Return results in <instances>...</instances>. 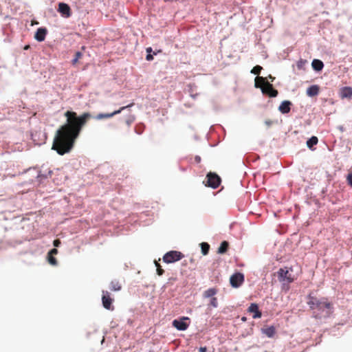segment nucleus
<instances>
[{
	"mask_svg": "<svg viewBox=\"0 0 352 352\" xmlns=\"http://www.w3.org/2000/svg\"><path fill=\"white\" fill-rule=\"evenodd\" d=\"M230 281L232 287H238L244 281V276L241 273H235L231 276Z\"/></svg>",
	"mask_w": 352,
	"mask_h": 352,
	"instance_id": "nucleus-10",
	"label": "nucleus"
},
{
	"mask_svg": "<svg viewBox=\"0 0 352 352\" xmlns=\"http://www.w3.org/2000/svg\"><path fill=\"white\" fill-rule=\"evenodd\" d=\"M185 320H190L188 317H182L179 320H174L173 321V326L179 331H185L189 327V323L185 322Z\"/></svg>",
	"mask_w": 352,
	"mask_h": 352,
	"instance_id": "nucleus-8",
	"label": "nucleus"
},
{
	"mask_svg": "<svg viewBox=\"0 0 352 352\" xmlns=\"http://www.w3.org/2000/svg\"><path fill=\"white\" fill-rule=\"evenodd\" d=\"M255 87L261 88L263 94L270 97H276L278 91L273 87V85L267 81L266 78L257 76L255 78Z\"/></svg>",
	"mask_w": 352,
	"mask_h": 352,
	"instance_id": "nucleus-3",
	"label": "nucleus"
},
{
	"mask_svg": "<svg viewBox=\"0 0 352 352\" xmlns=\"http://www.w3.org/2000/svg\"><path fill=\"white\" fill-rule=\"evenodd\" d=\"M229 247V243L226 241H223L219 248H218L217 252L219 254H224L227 252Z\"/></svg>",
	"mask_w": 352,
	"mask_h": 352,
	"instance_id": "nucleus-21",
	"label": "nucleus"
},
{
	"mask_svg": "<svg viewBox=\"0 0 352 352\" xmlns=\"http://www.w3.org/2000/svg\"><path fill=\"white\" fill-rule=\"evenodd\" d=\"M134 105V102H131L129 104L126 105V106H124V107H120L119 109L118 110H116L114 111L112 113H98L96 116V119L97 120H102V119H106V118H112L113 116L117 115V114H119L122 111H124V109H129L131 107H133Z\"/></svg>",
	"mask_w": 352,
	"mask_h": 352,
	"instance_id": "nucleus-5",
	"label": "nucleus"
},
{
	"mask_svg": "<svg viewBox=\"0 0 352 352\" xmlns=\"http://www.w3.org/2000/svg\"><path fill=\"white\" fill-rule=\"evenodd\" d=\"M217 293V289H215V288H210L207 290H206L204 292V298H211L212 297H214V296Z\"/></svg>",
	"mask_w": 352,
	"mask_h": 352,
	"instance_id": "nucleus-20",
	"label": "nucleus"
},
{
	"mask_svg": "<svg viewBox=\"0 0 352 352\" xmlns=\"http://www.w3.org/2000/svg\"><path fill=\"white\" fill-rule=\"evenodd\" d=\"M135 120V115L130 113L125 118V123L127 124L128 126H130L131 124L133 123Z\"/></svg>",
	"mask_w": 352,
	"mask_h": 352,
	"instance_id": "nucleus-23",
	"label": "nucleus"
},
{
	"mask_svg": "<svg viewBox=\"0 0 352 352\" xmlns=\"http://www.w3.org/2000/svg\"><path fill=\"white\" fill-rule=\"evenodd\" d=\"M151 51H152L151 47H148V48L146 49V52H147L148 53H150Z\"/></svg>",
	"mask_w": 352,
	"mask_h": 352,
	"instance_id": "nucleus-39",
	"label": "nucleus"
},
{
	"mask_svg": "<svg viewBox=\"0 0 352 352\" xmlns=\"http://www.w3.org/2000/svg\"><path fill=\"white\" fill-rule=\"evenodd\" d=\"M263 333L267 336L268 338H272L276 333V329L274 326H270L267 328L261 329Z\"/></svg>",
	"mask_w": 352,
	"mask_h": 352,
	"instance_id": "nucleus-16",
	"label": "nucleus"
},
{
	"mask_svg": "<svg viewBox=\"0 0 352 352\" xmlns=\"http://www.w3.org/2000/svg\"><path fill=\"white\" fill-rule=\"evenodd\" d=\"M184 257L182 252L178 251H170L164 254L163 260L166 263H171L181 260Z\"/></svg>",
	"mask_w": 352,
	"mask_h": 352,
	"instance_id": "nucleus-4",
	"label": "nucleus"
},
{
	"mask_svg": "<svg viewBox=\"0 0 352 352\" xmlns=\"http://www.w3.org/2000/svg\"><path fill=\"white\" fill-rule=\"evenodd\" d=\"M210 305L212 306V307H217L218 306V300L216 297H212L210 299Z\"/></svg>",
	"mask_w": 352,
	"mask_h": 352,
	"instance_id": "nucleus-30",
	"label": "nucleus"
},
{
	"mask_svg": "<svg viewBox=\"0 0 352 352\" xmlns=\"http://www.w3.org/2000/svg\"><path fill=\"white\" fill-rule=\"evenodd\" d=\"M82 54L80 52H77L75 54V58L72 60V64L76 65L78 63V60L82 58Z\"/></svg>",
	"mask_w": 352,
	"mask_h": 352,
	"instance_id": "nucleus-27",
	"label": "nucleus"
},
{
	"mask_svg": "<svg viewBox=\"0 0 352 352\" xmlns=\"http://www.w3.org/2000/svg\"><path fill=\"white\" fill-rule=\"evenodd\" d=\"M199 351H200L201 352H206V347H201V348L199 349Z\"/></svg>",
	"mask_w": 352,
	"mask_h": 352,
	"instance_id": "nucleus-37",
	"label": "nucleus"
},
{
	"mask_svg": "<svg viewBox=\"0 0 352 352\" xmlns=\"http://www.w3.org/2000/svg\"><path fill=\"white\" fill-rule=\"evenodd\" d=\"M113 299L111 297L109 292L102 291V302L103 307L107 309H113L112 302Z\"/></svg>",
	"mask_w": 352,
	"mask_h": 352,
	"instance_id": "nucleus-9",
	"label": "nucleus"
},
{
	"mask_svg": "<svg viewBox=\"0 0 352 352\" xmlns=\"http://www.w3.org/2000/svg\"><path fill=\"white\" fill-rule=\"evenodd\" d=\"M268 78H269V79H270L272 82H273L275 78H274V77H273V76H272V75H270V76H268Z\"/></svg>",
	"mask_w": 352,
	"mask_h": 352,
	"instance_id": "nucleus-38",
	"label": "nucleus"
},
{
	"mask_svg": "<svg viewBox=\"0 0 352 352\" xmlns=\"http://www.w3.org/2000/svg\"><path fill=\"white\" fill-rule=\"evenodd\" d=\"M58 254V250L56 248L51 250L50 251V252L48 253V254H50V255H54V254Z\"/></svg>",
	"mask_w": 352,
	"mask_h": 352,
	"instance_id": "nucleus-32",
	"label": "nucleus"
},
{
	"mask_svg": "<svg viewBox=\"0 0 352 352\" xmlns=\"http://www.w3.org/2000/svg\"><path fill=\"white\" fill-rule=\"evenodd\" d=\"M272 122L271 120H266L265 121V124L267 125V126H270L272 124Z\"/></svg>",
	"mask_w": 352,
	"mask_h": 352,
	"instance_id": "nucleus-35",
	"label": "nucleus"
},
{
	"mask_svg": "<svg viewBox=\"0 0 352 352\" xmlns=\"http://www.w3.org/2000/svg\"><path fill=\"white\" fill-rule=\"evenodd\" d=\"M207 185L212 188H217L221 183V178L214 173H208L207 176Z\"/></svg>",
	"mask_w": 352,
	"mask_h": 352,
	"instance_id": "nucleus-6",
	"label": "nucleus"
},
{
	"mask_svg": "<svg viewBox=\"0 0 352 352\" xmlns=\"http://www.w3.org/2000/svg\"><path fill=\"white\" fill-rule=\"evenodd\" d=\"M146 59L148 61L152 60L153 59V55L148 54L146 55Z\"/></svg>",
	"mask_w": 352,
	"mask_h": 352,
	"instance_id": "nucleus-34",
	"label": "nucleus"
},
{
	"mask_svg": "<svg viewBox=\"0 0 352 352\" xmlns=\"http://www.w3.org/2000/svg\"><path fill=\"white\" fill-rule=\"evenodd\" d=\"M318 138L316 136H312L311 138H309L307 140V145L308 148H309L310 149H312V147L314 145H316L318 144Z\"/></svg>",
	"mask_w": 352,
	"mask_h": 352,
	"instance_id": "nucleus-22",
	"label": "nucleus"
},
{
	"mask_svg": "<svg viewBox=\"0 0 352 352\" xmlns=\"http://www.w3.org/2000/svg\"><path fill=\"white\" fill-rule=\"evenodd\" d=\"M48 262L52 265H56L57 264L56 258H54L53 255L50 254H48Z\"/></svg>",
	"mask_w": 352,
	"mask_h": 352,
	"instance_id": "nucleus-28",
	"label": "nucleus"
},
{
	"mask_svg": "<svg viewBox=\"0 0 352 352\" xmlns=\"http://www.w3.org/2000/svg\"><path fill=\"white\" fill-rule=\"evenodd\" d=\"M248 312L253 313L252 318L254 319L260 318L262 316V313L258 309V306L256 303H252L248 309Z\"/></svg>",
	"mask_w": 352,
	"mask_h": 352,
	"instance_id": "nucleus-12",
	"label": "nucleus"
},
{
	"mask_svg": "<svg viewBox=\"0 0 352 352\" xmlns=\"http://www.w3.org/2000/svg\"><path fill=\"white\" fill-rule=\"evenodd\" d=\"M340 96L342 98L352 97V88L350 87H344L340 90Z\"/></svg>",
	"mask_w": 352,
	"mask_h": 352,
	"instance_id": "nucleus-15",
	"label": "nucleus"
},
{
	"mask_svg": "<svg viewBox=\"0 0 352 352\" xmlns=\"http://www.w3.org/2000/svg\"><path fill=\"white\" fill-rule=\"evenodd\" d=\"M307 305L312 310H317L319 312L325 311V315L329 316L333 309V305L330 302L327 298L322 297L320 298L309 294L307 297Z\"/></svg>",
	"mask_w": 352,
	"mask_h": 352,
	"instance_id": "nucleus-2",
	"label": "nucleus"
},
{
	"mask_svg": "<svg viewBox=\"0 0 352 352\" xmlns=\"http://www.w3.org/2000/svg\"><path fill=\"white\" fill-rule=\"evenodd\" d=\"M195 161H196L197 162H200V161H201V157H200L199 156H196V157H195Z\"/></svg>",
	"mask_w": 352,
	"mask_h": 352,
	"instance_id": "nucleus-36",
	"label": "nucleus"
},
{
	"mask_svg": "<svg viewBox=\"0 0 352 352\" xmlns=\"http://www.w3.org/2000/svg\"><path fill=\"white\" fill-rule=\"evenodd\" d=\"M278 280L280 282H287L291 283L294 280V278L292 276L291 273L287 270L280 268L278 271Z\"/></svg>",
	"mask_w": 352,
	"mask_h": 352,
	"instance_id": "nucleus-7",
	"label": "nucleus"
},
{
	"mask_svg": "<svg viewBox=\"0 0 352 352\" xmlns=\"http://www.w3.org/2000/svg\"><path fill=\"white\" fill-rule=\"evenodd\" d=\"M201 252L204 255L208 254L210 249V245L207 243H201Z\"/></svg>",
	"mask_w": 352,
	"mask_h": 352,
	"instance_id": "nucleus-24",
	"label": "nucleus"
},
{
	"mask_svg": "<svg viewBox=\"0 0 352 352\" xmlns=\"http://www.w3.org/2000/svg\"><path fill=\"white\" fill-rule=\"evenodd\" d=\"M155 265H156V267H157V273L159 276H162L164 271V270L162 268L161 265L157 263V262H155Z\"/></svg>",
	"mask_w": 352,
	"mask_h": 352,
	"instance_id": "nucleus-29",
	"label": "nucleus"
},
{
	"mask_svg": "<svg viewBox=\"0 0 352 352\" xmlns=\"http://www.w3.org/2000/svg\"><path fill=\"white\" fill-rule=\"evenodd\" d=\"M262 69V67H261L260 65H256L252 68V69L251 70V73L258 76Z\"/></svg>",
	"mask_w": 352,
	"mask_h": 352,
	"instance_id": "nucleus-26",
	"label": "nucleus"
},
{
	"mask_svg": "<svg viewBox=\"0 0 352 352\" xmlns=\"http://www.w3.org/2000/svg\"><path fill=\"white\" fill-rule=\"evenodd\" d=\"M67 122L56 131L54 139L52 149L63 155L71 151L82 127L91 118L89 113H84L80 116L74 111L65 113Z\"/></svg>",
	"mask_w": 352,
	"mask_h": 352,
	"instance_id": "nucleus-1",
	"label": "nucleus"
},
{
	"mask_svg": "<svg viewBox=\"0 0 352 352\" xmlns=\"http://www.w3.org/2000/svg\"><path fill=\"white\" fill-rule=\"evenodd\" d=\"M144 127H145V126H144L143 124L140 123V124H137V125L135 126V131L138 134L140 135V134H142V133H143V131H144Z\"/></svg>",
	"mask_w": 352,
	"mask_h": 352,
	"instance_id": "nucleus-25",
	"label": "nucleus"
},
{
	"mask_svg": "<svg viewBox=\"0 0 352 352\" xmlns=\"http://www.w3.org/2000/svg\"><path fill=\"white\" fill-rule=\"evenodd\" d=\"M58 11L65 17L67 18L71 16V8L67 3H60Z\"/></svg>",
	"mask_w": 352,
	"mask_h": 352,
	"instance_id": "nucleus-11",
	"label": "nucleus"
},
{
	"mask_svg": "<svg viewBox=\"0 0 352 352\" xmlns=\"http://www.w3.org/2000/svg\"><path fill=\"white\" fill-rule=\"evenodd\" d=\"M292 102L289 100H284L278 107V110L283 114L288 113L291 110Z\"/></svg>",
	"mask_w": 352,
	"mask_h": 352,
	"instance_id": "nucleus-14",
	"label": "nucleus"
},
{
	"mask_svg": "<svg viewBox=\"0 0 352 352\" xmlns=\"http://www.w3.org/2000/svg\"><path fill=\"white\" fill-rule=\"evenodd\" d=\"M29 48H30V45H25V46L23 47V49H24L25 50H28Z\"/></svg>",
	"mask_w": 352,
	"mask_h": 352,
	"instance_id": "nucleus-40",
	"label": "nucleus"
},
{
	"mask_svg": "<svg viewBox=\"0 0 352 352\" xmlns=\"http://www.w3.org/2000/svg\"><path fill=\"white\" fill-rule=\"evenodd\" d=\"M241 320H242L243 321H246V318H245V317H243V318H241Z\"/></svg>",
	"mask_w": 352,
	"mask_h": 352,
	"instance_id": "nucleus-41",
	"label": "nucleus"
},
{
	"mask_svg": "<svg viewBox=\"0 0 352 352\" xmlns=\"http://www.w3.org/2000/svg\"><path fill=\"white\" fill-rule=\"evenodd\" d=\"M346 180H347V182L348 184L352 186V173H349L346 177Z\"/></svg>",
	"mask_w": 352,
	"mask_h": 352,
	"instance_id": "nucleus-31",
	"label": "nucleus"
},
{
	"mask_svg": "<svg viewBox=\"0 0 352 352\" xmlns=\"http://www.w3.org/2000/svg\"><path fill=\"white\" fill-rule=\"evenodd\" d=\"M109 288L111 291L118 292L122 289V285L118 280H113L110 283Z\"/></svg>",
	"mask_w": 352,
	"mask_h": 352,
	"instance_id": "nucleus-19",
	"label": "nucleus"
},
{
	"mask_svg": "<svg viewBox=\"0 0 352 352\" xmlns=\"http://www.w3.org/2000/svg\"><path fill=\"white\" fill-rule=\"evenodd\" d=\"M319 87L318 85H311L307 89V94L309 96L313 97L317 96L319 93Z\"/></svg>",
	"mask_w": 352,
	"mask_h": 352,
	"instance_id": "nucleus-17",
	"label": "nucleus"
},
{
	"mask_svg": "<svg viewBox=\"0 0 352 352\" xmlns=\"http://www.w3.org/2000/svg\"><path fill=\"white\" fill-rule=\"evenodd\" d=\"M60 241L59 239H56L53 242V245L55 247H58L60 245Z\"/></svg>",
	"mask_w": 352,
	"mask_h": 352,
	"instance_id": "nucleus-33",
	"label": "nucleus"
},
{
	"mask_svg": "<svg viewBox=\"0 0 352 352\" xmlns=\"http://www.w3.org/2000/svg\"><path fill=\"white\" fill-rule=\"evenodd\" d=\"M47 30L46 28H40L35 33L34 38L39 42L43 41L45 38Z\"/></svg>",
	"mask_w": 352,
	"mask_h": 352,
	"instance_id": "nucleus-13",
	"label": "nucleus"
},
{
	"mask_svg": "<svg viewBox=\"0 0 352 352\" xmlns=\"http://www.w3.org/2000/svg\"><path fill=\"white\" fill-rule=\"evenodd\" d=\"M311 65L313 69L317 72L321 71L324 67L322 61L318 59H314L311 63Z\"/></svg>",
	"mask_w": 352,
	"mask_h": 352,
	"instance_id": "nucleus-18",
	"label": "nucleus"
}]
</instances>
